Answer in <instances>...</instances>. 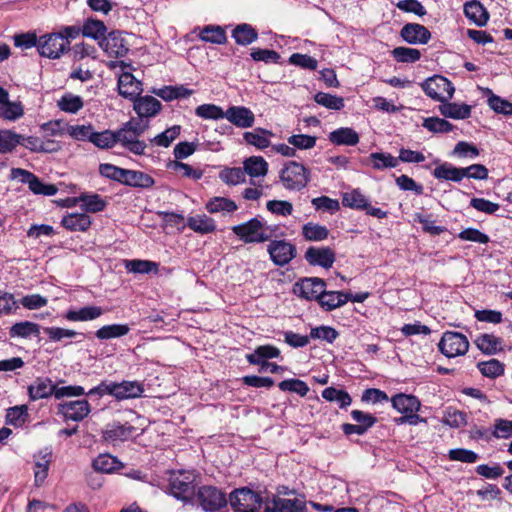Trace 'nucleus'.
I'll return each instance as SVG.
<instances>
[{
  "label": "nucleus",
  "mask_w": 512,
  "mask_h": 512,
  "mask_svg": "<svg viewBox=\"0 0 512 512\" xmlns=\"http://www.w3.org/2000/svg\"><path fill=\"white\" fill-rule=\"evenodd\" d=\"M277 226H269L260 217H255L247 222L235 225L232 232L244 243H264L271 239Z\"/></svg>",
  "instance_id": "f257e3e1"
},
{
  "label": "nucleus",
  "mask_w": 512,
  "mask_h": 512,
  "mask_svg": "<svg viewBox=\"0 0 512 512\" xmlns=\"http://www.w3.org/2000/svg\"><path fill=\"white\" fill-rule=\"evenodd\" d=\"M282 186L291 191H299L306 187L310 180V171L297 161H288L279 173Z\"/></svg>",
  "instance_id": "f03ea898"
},
{
  "label": "nucleus",
  "mask_w": 512,
  "mask_h": 512,
  "mask_svg": "<svg viewBox=\"0 0 512 512\" xmlns=\"http://www.w3.org/2000/svg\"><path fill=\"white\" fill-rule=\"evenodd\" d=\"M229 501L235 512H265L260 495L248 488L235 490Z\"/></svg>",
  "instance_id": "7ed1b4c3"
},
{
  "label": "nucleus",
  "mask_w": 512,
  "mask_h": 512,
  "mask_svg": "<svg viewBox=\"0 0 512 512\" xmlns=\"http://www.w3.org/2000/svg\"><path fill=\"white\" fill-rule=\"evenodd\" d=\"M421 87L427 96L439 102L451 99L455 91L451 81L441 75H434L426 79Z\"/></svg>",
  "instance_id": "20e7f679"
},
{
  "label": "nucleus",
  "mask_w": 512,
  "mask_h": 512,
  "mask_svg": "<svg viewBox=\"0 0 512 512\" xmlns=\"http://www.w3.org/2000/svg\"><path fill=\"white\" fill-rule=\"evenodd\" d=\"M195 476L190 471L173 472L170 476V492L171 494L182 501H188L194 495Z\"/></svg>",
  "instance_id": "39448f33"
},
{
  "label": "nucleus",
  "mask_w": 512,
  "mask_h": 512,
  "mask_svg": "<svg viewBox=\"0 0 512 512\" xmlns=\"http://www.w3.org/2000/svg\"><path fill=\"white\" fill-rule=\"evenodd\" d=\"M439 350L448 358L462 356L469 349V341L465 335L455 331H446L438 344Z\"/></svg>",
  "instance_id": "423d86ee"
},
{
  "label": "nucleus",
  "mask_w": 512,
  "mask_h": 512,
  "mask_svg": "<svg viewBox=\"0 0 512 512\" xmlns=\"http://www.w3.org/2000/svg\"><path fill=\"white\" fill-rule=\"evenodd\" d=\"M38 51L43 57L58 59L69 51V43L58 32L45 34L39 38Z\"/></svg>",
  "instance_id": "0eeeda50"
},
{
  "label": "nucleus",
  "mask_w": 512,
  "mask_h": 512,
  "mask_svg": "<svg viewBox=\"0 0 512 512\" xmlns=\"http://www.w3.org/2000/svg\"><path fill=\"white\" fill-rule=\"evenodd\" d=\"M11 178L19 179L22 183L28 184L29 189L34 194L53 196L58 191L55 185L45 184L33 173L21 168H13L11 170Z\"/></svg>",
  "instance_id": "6e6552de"
},
{
  "label": "nucleus",
  "mask_w": 512,
  "mask_h": 512,
  "mask_svg": "<svg viewBox=\"0 0 512 512\" xmlns=\"http://www.w3.org/2000/svg\"><path fill=\"white\" fill-rule=\"evenodd\" d=\"M197 498L206 512H216L227 504L225 494L212 486L201 487L197 493Z\"/></svg>",
  "instance_id": "1a4fd4ad"
},
{
  "label": "nucleus",
  "mask_w": 512,
  "mask_h": 512,
  "mask_svg": "<svg viewBox=\"0 0 512 512\" xmlns=\"http://www.w3.org/2000/svg\"><path fill=\"white\" fill-rule=\"evenodd\" d=\"M326 283L317 277L304 278L298 280L293 286V293L306 300L318 301L321 294L324 292Z\"/></svg>",
  "instance_id": "9d476101"
},
{
  "label": "nucleus",
  "mask_w": 512,
  "mask_h": 512,
  "mask_svg": "<svg viewBox=\"0 0 512 512\" xmlns=\"http://www.w3.org/2000/svg\"><path fill=\"white\" fill-rule=\"evenodd\" d=\"M59 413L66 419L75 422L82 421L91 412L87 400L65 401L58 405Z\"/></svg>",
  "instance_id": "9b49d317"
},
{
  "label": "nucleus",
  "mask_w": 512,
  "mask_h": 512,
  "mask_svg": "<svg viewBox=\"0 0 512 512\" xmlns=\"http://www.w3.org/2000/svg\"><path fill=\"white\" fill-rule=\"evenodd\" d=\"M271 260L278 266L288 264L296 255V248L285 240H274L268 245Z\"/></svg>",
  "instance_id": "f8f14e48"
},
{
  "label": "nucleus",
  "mask_w": 512,
  "mask_h": 512,
  "mask_svg": "<svg viewBox=\"0 0 512 512\" xmlns=\"http://www.w3.org/2000/svg\"><path fill=\"white\" fill-rule=\"evenodd\" d=\"M99 46L109 56L114 58L124 57L129 48L125 39L119 32H111L99 41Z\"/></svg>",
  "instance_id": "ddd939ff"
},
{
  "label": "nucleus",
  "mask_w": 512,
  "mask_h": 512,
  "mask_svg": "<svg viewBox=\"0 0 512 512\" xmlns=\"http://www.w3.org/2000/svg\"><path fill=\"white\" fill-rule=\"evenodd\" d=\"M225 119L241 129L251 128L255 123L254 113L245 106H230L225 111Z\"/></svg>",
  "instance_id": "4468645a"
},
{
  "label": "nucleus",
  "mask_w": 512,
  "mask_h": 512,
  "mask_svg": "<svg viewBox=\"0 0 512 512\" xmlns=\"http://www.w3.org/2000/svg\"><path fill=\"white\" fill-rule=\"evenodd\" d=\"M116 144L120 143L123 148L135 155H143L147 147L146 143L139 139L133 131L125 126L115 131Z\"/></svg>",
  "instance_id": "2eb2a0df"
},
{
  "label": "nucleus",
  "mask_w": 512,
  "mask_h": 512,
  "mask_svg": "<svg viewBox=\"0 0 512 512\" xmlns=\"http://www.w3.org/2000/svg\"><path fill=\"white\" fill-rule=\"evenodd\" d=\"M135 431L136 428L128 423H112L103 430V439L112 445H116L130 439Z\"/></svg>",
  "instance_id": "dca6fc26"
},
{
  "label": "nucleus",
  "mask_w": 512,
  "mask_h": 512,
  "mask_svg": "<svg viewBox=\"0 0 512 512\" xmlns=\"http://www.w3.org/2000/svg\"><path fill=\"white\" fill-rule=\"evenodd\" d=\"M144 393V386L138 381H112V397L121 401L141 397Z\"/></svg>",
  "instance_id": "f3484780"
},
{
  "label": "nucleus",
  "mask_w": 512,
  "mask_h": 512,
  "mask_svg": "<svg viewBox=\"0 0 512 512\" xmlns=\"http://www.w3.org/2000/svg\"><path fill=\"white\" fill-rule=\"evenodd\" d=\"M67 201L68 206L70 207L80 203L81 209L89 213L101 212L107 205V202L100 195L95 193H82L77 197L68 199Z\"/></svg>",
  "instance_id": "a211bd4d"
},
{
  "label": "nucleus",
  "mask_w": 512,
  "mask_h": 512,
  "mask_svg": "<svg viewBox=\"0 0 512 512\" xmlns=\"http://www.w3.org/2000/svg\"><path fill=\"white\" fill-rule=\"evenodd\" d=\"M400 36L411 45L427 44L431 39L430 31L418 23L405 24L400 31Z\"/></svg>",
  "instance_id": "6ab92c4d"
},
{
  "label": "nucleus",
  "mask_w": 512,
  "mask_h": 512,
  "mask_svg": "<svg viewBox=\"0 0 512 512\" xmlns=\"http://www.w3.org/2000/svg\"><path fill=\"white\" fill-rule=\"evenodd\" d=\"M133 108L140 118H151L160 112L162 104L153 96H137L133 99Z\"/></svg>",
  "instance_id": "aec40b11"
},
{
  "label": "nucleus",
  "mask_w": 512,
  "mask_h": 512,
  "mask_svg": "<svg viewBox=\"0 0 512 512\" xmlns=\"http://www.w3.org/2000/svg\"><path fill=\"white\" fill-rule=\"evenodd\" d=\"M305 258L312 265L329 268L335 261V254L329 247H310L305 253Z\"/></svg>",
  "instance_id": "412c9836"
},
{
  "label": "nucleus",
  "mask_w": 512,
  "mask_h": 512,
  "mask_svg": "<svg viewBox=\"0 0 512 512\" xmlns=\"http://www.w3.org/2000/svg\"><path fill=\"white\" fill-rule=\"evenodd\" d=\"M27 390L31 401L55 395V385L52 380L47 377L36 378L33 383L28 386Z\"/></svg>",
  "instance_id": "4be33fe9"
},
{
  "label": "nucleus",
  "mask_w": 512,
  "mask_h": 512,
  "mask_svg": "<svg viewBox=\"0 0 512 512\" xmlns=\"http://www.w3.org/2000/svg\"><path fill=\"white\" fill-rule=\"evenodd\" d=\"M141 85V82L129 72H123L118 78L119 94L131 100L140 95L142 92Z\"/></svg>",
  "instance_id": "5701e85b"
},
{
  "label": "nucleus",
  "mask_w": 512,
  "mask_h": 512,
  "mask_svg": "<svg viewBox=\"0 0 512 512\" xmlns=\"http://www.w3.org/2000/svg\"><path fill=\"white\" fill-rule=\"evenodd\" d=\"M273 136L272 131L257 127L252 131L244 132L243 140L246 144L254 146L258 150H264L271 146L270 138Z\"/></svg>",
  "instance_id": "b1692460"
},
{
  "label": "nucleus",
  "mask_w": 512,
  "mask_h": 512,
  "mask_svg": "<svg viewBox=\"0 0 512 512\" xmlns=\"http://www.w3.org/2000/svg\"><path fill=\"white\" fill-rule=\"evenodd\" d=\"M104 314V310L95 305L84 306L79 309H69L65 319L71 322L93 321Z\"/></svg>",
  "instance_id": "393cba45"
},
{
  "label": "nucleus",
  "mask_w": 512,
  "mask_h": 512,
  "mask_svg": "<svg viewBox=\"0 0 512 512\" xmlns=\"http://www.w3.org/2000/svg\"><path fill=\"white\" fill-rule=\"evenodd\" d=\"M392 407L399 413L406 415L410 412H418L421 407L419 399L414 395L397 394L391 398Z\"/></svg>",
  "instance_id": "a878e982"
},
{
  "label": "nucleus",
  "mask_w": 512,
  "mask_h": 512,
  "mask_svg": "<svg viewBox=\"0 0 512 512\" xmlns=\"http://www.w3.org/2000/svg\"><path fill=\"white\" fill-rule=\"evenodd\" d=\"M329 141L334 145L355 146L359 143V134L350 127H340L328 135Z\"/></svg>",
  "instance_id": "bb28decb"
},
{
  "label": "nucleus",
  "mask_w": 512,
  "mask_h": 512,
  "mask_svg": "<svg viewBox=\"0 0 512 512\" xmlns=\"http://www.w3.org/2000/svg\"><path fill=\"white\" fill-rule=\"evenodd\" d=\"M348 301L349 297L346 296V292L327 291L325 287L317 302L325 311H332L345 305Z\"/></svg>",
  "instance_id": "cd10ccee"
},
{
  "label": "nucleus",
  "mask_w": 512,
  "mask_h": 512,
  "mask_svg": "<svg viewBox=\"0 0 512 512\" xmlns=\"http://www.w3.org/2000/svg\"><path fill=\"white\" fill-rule=\"evenodd\" d=\"M441 103L439 111L446 118L464 120L471 116L472 107L470 105L448 102V100Z\"/></svg>",
  "instance_id": "c85d7f7f"
},
{
  "label": "nucleus",
  "mask_w": 512,
  "mask_h": 512,
  "mask_svg": "<svg viewBox=\"0 0 512 512\" xmlns=\"http://www.w3.org/2000/svg\"><path fill=\"white\" fill-rule=\"evenodd\" d=\"M187 226L195 233L202 235L213 233L217 228L215 220L206 214L189 216Z\"/></svg>",
  "instance_id": "c756f323"
},
{
  "label": "nucleus",
  "mask_w": 512,
  "mask_h": 512,
  "mask_svg": "<svg viewBox=\"0 0 512 512\" xmlns=\"http://www.w3.org/2000/svg\"><path fill=\"white\" fill-rule=\"evenodd\" d=\"M245 176L251 178L265 177L268 173L269 164L262 156H250L243 161Z\"/></svg>",
  "instance_id": "7c9ffc66"
},
{
  "label": "nucleus",
  "mask_w": 512,
  "mask_h": 512,
  "mask_svg": "<svg viewBox=\"0 0 512 512\" xmlns=\"http://www.w3.org/2000/svg\"><path fill=\"white\" fill-rule=\"evenodd\" d=\"M61 224L67 230L85 232L90 228L92 219L86 213H70L62 218Z\"/></svg>",
  "instance_id": "2f4dec72"
},
{
  "label": "nucleus",
  "mask_w": 512,
  "mask_h": 512,
  "mask_svg": "<svg viewBox=\"0 0 512 512\" xmlns=\"http://www.w3.org/2000/svg\"><path fill=\"white\" fill-rule=\"evenodd\" d=\"M155 181L147 173L138 170L125 169L122 184L138 187V188H150L154 185Z\"/></svg>",
  "instance_id": "473e14b6"
},
{
  "label": "nucleus",
  "mask_w": 512,
  "mask_h": 512,
  "mask_svg": "<svg viewBox=\"0 0 512 512\" xmlns=\"http://www.w3.org/2000/svg\"><path fill=\"white\" fill-rule=\"evenodd\" d=\"M57 108L68 114H77L84 107V100L81 96L66 92L56 100Z\"/></svg>",
  "instance_id": "72a5a7b5"
},
{
  "label": "nucleus",
  "mask_w": 512,
  "mask_h": 512,
  "mask_svg": "<svg viewBox=\"0 0 512 512\" xmlns=\"http://www.w3.org/2000/svg\"><path fill=\"white\" fill-rule=\"evenodd\" d=\"M34 481L36 486H41L48 476V470L51 462V452L41 451L34 456Z\"/></svg>",
  "instance_id": "f704fd0d"
},
{
  "label": "nucleus",
  "mask_w": 512,
  "mask_h": 512,
  "mask_svg": "<svg viewBox=\"0 0 512 512\" xmlns=\"http://www.w3.org/2000/svg\"><path fill=\"white\" fill-rule=\"evenodd\" d=\"M465 16L478 26H484L489 20V14L484 6L476 0L467 2L464 5Z\"/></svg>",
  "instance_id": "c9c22d12"
},
{
  "label": "nucleus",
  "mask_w": 512,
  "mask_h": 512,
  "mask_svg": "<svg viewBox=\"0 0 512 512\" xmlns=\"http://www.w3.org/2000/svg\"><path fill=\"white\" fill-rule=\"evenodd\" d=\"M479 350L485 354L493 355L502 350L503 340L493 334H481L475 339Z\"/></svg>",
  "instance_id": "e433bc0d"
},
{
  "label": "nucleus",
  "mask_w": 512,
  "mask_h": 512,
  "mask_svg": "<svg viewBox=\"0 0 512 512\" xmlns=\"http://www.w3.org/2000/svg\"><path fill=\"white\" fill-rule=\"evenodd\" d=\"M280 355V350L272 345H263L257 347L253 353L246 356L250 364L263 365L266 364L267 359L277 358Z\"/></svg>",
  "instance_id": "4c0bfd02"
},
{
  "label": "nucleus",
  "mask_w": 512,
  "mask_h": 512,
  "mask_svg": "<svg viewBox=\"0 0 512 512\" xmlns=\"http://www.w3.org/2000/svg\"><path fill=\"white\" fill-rule=\"evenodd\" d=\"M95 472L114 473L122 468V463L110 454H100L92 462Z\"/></svg>",
  "instance_id": "58836bf2"
},
{
  "label": "nucleus",
  "mask_w": 512,
  "mask_h": 512,
  "mask_svg": "<svg viewBox=\"0 0 512 512\" xmlns=\"http://www.w3.org/2000/svg\"><path fill=\"white\" fill-rule=\"evenodd\" d=\"M40 334V326L34 322L22 321L15 323L9 329L11 338H31L32 336L38 337Z\"/></svg>",
  "instance_id": "ea45409f"
},
{
  "label": "nucleus",
  "mask_w": 512,
  "mask_h": 512,
  "mask_svg": "<svg viewBox=\"0 0 512 512\" xmlns=\"http://www.w3.org/2000/svg\"><path fill=\"white\" fill-rule=\"evenodd\" d=\"M205 208L211 214L220 212L233 213L238 209V206L229 198L213 197L206 203Z\"/></svg>",
  "instance_id": "a19ab883"
},
{
  "label": "nucleus",
  "mask_w": 512,
  "mask_h": 512,
  "mask_svg": "<svg viewBox=\"0 0 512 512\" xmlns=\"http://www.w3.org/2000/svg\"><path fill=\"white\" fill-rule=\"evenodd\" d=\"M130 327L127 324H110L104 325L95 332V336L99 340H108L120 338L129 333Z\"/></svg>",
  "instance_id": "79ce46f5"
},
{
  "label": "nucleus",
  "mask_w": 512,
  "mask_h": 512,
  "mask_svg": "<svg viewBox=\"0 0 512 512\" xmlns=\"http://www.w3.org/2000/svg\"><path fill=\"white\" fill-rule=\"evenodd\" d=\"M232 37L237 44L246 46L257 39L258 33L250 24L243 23L234 28Z\"/></svg>",
  "instance_id": "37998d69"
},
{
  "label": "nucleus",
  "mask_w": 512,
  "mask_h": 512,
  "mask_svg": "<svg viewBox=\"0 0 512 512\" xmlns=\"http://www.w3.org/2000/svg\"><path fill=\"white\" fill-rule=\"evenodd\" d=\"M369 161L375 170L396 168L399 165V159H397V157L385 152L371 153Z\"/></svg>",
  "instance_id": "c03bdc74"
},
{
  "label": "nucleus",
  "mask_w": 512,
  "mask_h": 512,
  "mask_svg": "<svg viewBox=\"0 0 512 512\" xmlns=\"http://www.w3.org/2000/svg\"><path fill=\"white\" fill-rule=\"evenodd\" d=\"M265 512H304L303 504L296 499L274 500L272 506H265Z\"/></svg>",
  "instance_id": "a18cd8bd"
},
{
  "label": "nucleus",
  "mask_w": 512,
  "mask_h": 512,
  "mask_svg": "<svg viewBox=\"0 0 512 512\" xmlns=\"http://www.w3.org/2000/svg\"><path fill=\"white\" fill-rule=\"evenodd\" d=\"M433 176L440 180L459 182L464 178V173L462 172V168L444 163L434 169Z\"/></svg>",
  "instance_id": "49530a36"
},
{
  "label": "nucleus",
  "mask_w": 512,
  "mask_h": 512,
  "mask_svg": "<svg viewBox=\"0 0 512 512\" xmlns=\"http://www.w3.org/2000/svg\"><path fill=\"white\" fill-rule=\"evenodd\" d=\"M24 106L20 101H10L9 99L0 106V118L7 121H16L23 117Z\"/></svg>",
  "instance_id": "de8ad7c7"
},
{
  "label": "nucleus",
  "mask_w": 512,
  "mask_h": 512,
  "mask_svg": "<svg viewBox=\"0 0 512 512\" xmlns=\"http://www.w3.org/2000/svg\"><path fill=\"white\" fill-rule=\"evenodd\" d=\"M368 202V198L359 189L345 192L342 196L343 205L356 210H364Z\"/></svg>",
  "instance_id": "09e8293b"
},
{
  "label": "nucleus",
  "mask_w": 512,
  "mask_h": 512,
  "mask_svg": "<svg viewBox=\"0 0 512 512\" xmlns=\"http://www.w3.org/2000/svg\"><path fill=\"white\" fill-rule=\"evenodd\" d=\"M302 235L307 241H322L327 239L329 230L325 226L308 222L302 227Z\"/></svg>",
  "instance_id": "8fccbe9b"
},
{
  "label": "nucleus",
  "mask_w": 512,
  "mask_h": 512,
  "mask_svg": "<svg viewBox=\"0 0 512 512\" xmlns=\"http://www.w3.org/2000/svg\"><path fill=\"white\" fill-rule=\"evenodd\" d=\"M322 397L326 401L336 402L340 408H346L352 402L350 395L346 391L334 387L325 388L322 391Z\"/></svg>",
  "instance_id": "3c124183"
},
{
  "label": "nucleus",
  "mask_w": 512,
  "mask_h": 512,
  "mask_svg": "<svg viewBox=\"0 0 512 512\" xmlns=\"http://www.w3.org/2000/svg\"><path fill=\"white\" fill-rule=\"evenodd\" d=\"M125 268L128 272L131 273H139V274H148L151 272H158V264L149 260H126Z\"/></svg>",
  "instance_id": "603ef678"
},
{
  "label": "nucleus",
  "mask_w": 512,
  "mask_h": 512,
  "mask_svg": "<svg viewBox=\"0 0 512 512\" xmlns=\"http://www.w3.org/2000/svg\"><path fill=\"white\" fill-rule=\"evenodd\" d=\"M22 135L12 130H0V153H10L21 143Z\"/></svg>",
  "instance_id": "864d4df0"
},
{
  "label": "nucleus",
  "mask_w": 512,
  "mask_h": 512,
  "mask_svg": "<svg viewBox=\"0 0 512 512\" xmlns=\"http://www.w3.org/2000/svg\"><path fill=\"white\" fill-rule=\"evenodd\" d=\"M392 57L399 63H415L421 58L418 49L399 46L391 51Z\"/></svg>",
  "instance_id": "5fc2aeb1"
},
{
  "label": "nucleus",
  "mask_w": 512,
  "mask_h": 512,
  "mask_svg": "<svg viewBox=\"0 0 512 512\" xmlns=\"http://www.w3.org/2000/svg\"><path fill=\"white\" fill-rule=\"evenodd\" d=\"M195 115L204 120L225 119V111L215 104H202L196 107Z\"/></svg>",
  "instance_id": "6e6d98bb"
},
{
  "label": "nucleus",
  "mask_w": 512,
  "mask_h": 512,
  "mask_svg": "<svg viewBox=\"0 0 512 512\" xmlns=\"http://www.w3.org/2000/svg\"><path fill=\"white\" fill-rule=\"evenodd\" d=\"M199 37L201 40L205 42H210L214 44H223L226 42L227 39L226 33L222 27L212 25L204 27L201 30Z\"/></svg>",
  "instance_id": "4d7b16f0"
},
{
  "label": "nucleus",
  "mask_w": 512,
  "mask_h": 512,
  "mask_svg": "<svg viewBox=\"0 0 512 512\" xmlns=\"http://www.w3.org/2000/svg\"><path fill=\"white\" fill-rule=\"evenodd\" d=\"M219 178L222 182L230 186L244 183L246 180L243 168L240 167L224 168L220 171Z\"/></svg>",
  "instance_id": "13d9d810"
},
{
  "label": "nucleus",
  "mask_w": 512,
  "mask_h": 512,
  "mask_svg": "<svg viewBox=\"0 0 512 512\" xmlns=\"http://www.w3.org/2000/svg\"><path fill=\"white\" fill-rule=\"evenodd\" d=\"M91 143L100 149H109L116 145V134L112 130L93 132Z\"/></svg>",
  "instance_id": "bf43d9fd"
},
{
  "label": "nucleus",
  "mask_w": 512,
  "mask_h": 512,
  "mask_svg": "<svg viewBox=\"0 0 512 512\" xmlns=\"http://www.w3.org/2000/svg\"><path fill=\"white\" fill-rule=\"evenodd\" d=\"M314 101L317 104L332 110H341L344 107V99L342 97L331 95L329 93H316Z\"/></svg>",
  "instance_id": "052dcab7"
},
{
  "label": "nucleus",
  "mask_w": 512,
  "mask_h": 512,
  "mask_svg": "<svg viewBox=\"0 0 512 512\" xmlns=\"http://www.w3.org/2000/svg\"><path fill=\"white\" fill-rule=\"evenodd\" d=\"M181 127L174 125L151 139V143L160 147H169L170 144L180 135Z\"/></svg>",
  "instance_id": "680f3d73"
},
{
  "label": "nucleus",
  "mask_w": 512,
  "mask_h": 512,
  "mask_svg": "<svg viewBox=\"0 0 512 512\" xmlns=\"http://www.w3.org/2000/svg\"><path fill=\"white\" fill-rule=\"evenodd\" d=\"M477 367L482 375L489 378H496L504 373V365L497 359L479 362Z\"/></svg>",
  "instance_id": "e2e57ef3"
},
{
  "label": "nucleus",
  "mask_w": 512,
  "mask_h": 512,
  "mask_svg": "<svg viewBox=\"0 0 512 512\" xmlns=\"http://www.w3.org/2000/svg\"><path fill=\"white\" fill-rule=\"evenodd\" d=\"M443 423L452 428H461L467 424V415L460 410L448 408L445 411Z\"/></svg>",
  "instance_id": "0e129e2a"
},
{
  "label": "nucleus",
  "mask_w": 512,
  "mask_h": 512,
  "mask_svg": "<svg viewBox=\"0 0 512 512\" xmlns=\"http://www.w3.org/2000/svg\"><path fill=\"white\" fill-rule=\"evenodd\" d=\"M92 125H66V133L77 141H91L93 135Z\"/></svg>",
  "instance_id": "69168bd1"
},
{
  "label": "nucleus",
  "mask_w": 512,
  "mask_h": 512,
  "mask_svg": "<svg viewBox=\"0 0 512 512\" xmlns=\"http://www.w3.org/2000/svg\"><path fill=\"white\" fill-rule=\"evenodd\" d=\"M317 138L306 134H294L288 137L287 142L299 150H309L315 147Z\"/></svg>",
  "instance_id": "338daca9"
},
{
  "label": "nucleus",
  "mask_w": 512,
  "mask_h": 512,
  "mask_svg": "<svg viewBox=\"0 0 512 512\" xmlns=\"http://www.w3.org/2000/svg\"><path fill=\"white\" fill-rule=\"evenodd\" d=\"M106 32V26L100 20H87L82 27L83 36L99 39Z\"/></svg>",
  "instance_id": "774afa93"
}]
</instances>
